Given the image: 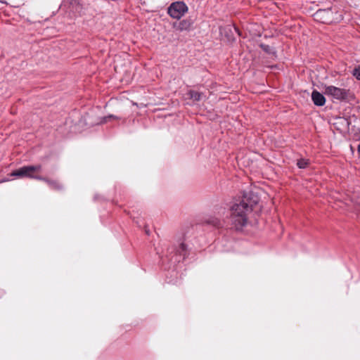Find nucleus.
I'll list each match as a JSON object with an SVG mask.
<instances>
[{"label": "nucleus", "instance_id": "1", "mask_svg": "<svg viewBox=\"0 0 360 360\" xmlns=\"http://www.w3.org/2000/svg\"><path fill=\"white\" fill-rule=\"evenodd\" d=\"M259 197L252 192L243 195L240 200L235 202L229 208V212L248 217L254 207L258 203Z\"/></svg>", "mask_w": 360, "mask_h": 360}, {"label": "nucleus", "instance_id": "2", "mask_svg": "<svg viewBox=\"0 0 360 360\" xmlns=\"http://www.w3.org/2000/svg\"><path fill=\"white\" fill-rule=\"evenodd\" d=\"M189 250L187 245L184 240H180L177 244L172 245L168 249V255L167 258L174 267L181 262H183L188 255Z\"/></svg>", "mask_w": 360, "mask_h": 360}, {"label": "nucleus", "instance_id": "3", "mask_svg": "<svg viewBox=\"0 0 360 360\" xmlns=\"http://www.w3.org/2000/svg\"><path fill=\"white\" fill-rule=\"evenodd\" d=\"M314 20L324 24L335 23L342 20V13L336 6L319 9L314 14Z\"/></svg>", "mask_w": 360, "mask_h": 360}, {"label": "nucleus", "instance_id": "4", "mask_svg": "<svg viewBox=\"0 0 360 360\" xmlns=\"http://www.w3.org/2000/svg\"><path fill=\"white\" fill-rule=\"evenodd\" d=\"M41 169L42 166L41 165L23 166L16 170L13 171L11 173V176L20 178L26 177L40 180L41 179V176L38 175L37 173L39 172Z\"/></svg>", "mask_w": 360, "mask_h": 360}, {"label": "nucleus", "instance_id": "5", "mask_svg": "<svg viewBox=\"0 0 360 360\" xmlns=\"http://www.w3.org/2000/svg\"><path fill=\"white\" fill-rule=\"evenodd\" d=\"M188 8L184 1L172 3L167 8L169 16L174 19L180 20L187 12Z\"/></svg>", "mask_w": 360, "mask_h": 360}, {"label": "nucleus", "instance_id": "6", "mask_svg": "<svg viewBox=\"0 0 360 360\" xmlns=\"http://www.w3.org/2000/svg\"><path fill=\"white\" fill-rule=\"evenodd\" d=\"M229 220L232 229L242 231L248 224V217L229 212Z\"/></svg>", "mask_w": 360, "mask_h": 360}, {"label": "nucleus", "instance_id": "7", "mask_svg": "<svg viewBox=\"0 0 360 360\" xmlns=\"http://www.w3.org/2000/svg\"><path fill=\"white\" fill-rule=\"evenodd\" d=\"M324 93L330 96L334 99L344 101L347 99L349 94V90L330 85L325 87Z\"/></svg>", "mask_w": 360, "mask_h": 360}, {"label": "nucleus", "instance_id": "8", "mask_svg": "<svg viewBox=\"0 0 360 360\" xmlns=\"http://www.w3.org/2000/svg\"><path fill=\"white\" fill-rule=\"evenodd\" d=\"M193 25V20L191 18H188L173 22L172 27L178 32H189L192 29Z\"/></svg>", "mask_w": 360, "mask_h": 360}, {"label": "nucleus", "instance_id": "9", "mask_svg": "<svg viewBox=\"0 0 360 360\" xmlns=\"http://www.w3.org/2000/svg\"><path fill=\"white\" fill-rule=\"evenodd\" d=\"M311 100L316 106H323L326 103L324 96L316 90H314L311 93Z\"/></svg>", "mask_w": 360, "mask_h": 360}, {"label": "nucleus", "instance_id": "10", "mask_svg": "<svg viewBox=\"0 0 360 360\" xmlns=\"http://www.w3.org/2000/svg\"><path fill=\"white\" fill-rule=\"evenodd\" d=\"M40 181H45L52 189L58 191L63 189V185L57 180H51L41 176Z\"/></svg>", "mask_w": 360, "mask_h": 360}, {"label": "nucleus", "instance_id": "11", "mask_svg": "<svg viewBox=\"0 0 360 360\" xmlns=\"http://www.w3.org/2000/svg\"><path fill=\"white\" fill-rule=\"evenodd\" d=\"M187 95L188 98L192 99L193 101H199L205 97L202 93H200L194 90H189Z\"/></svg>", "mask_w": 360, "mask_h": 360}, {"label": "nucleus", "instance_id": "12", "mask_svg": "<svg viewBox=\"0 0 360 360\" xmlns=\"http://www.w3.org/2000/svg\"><path fill=\"white\" fill-rule=\"evenodd\" d=\"M205 221L207 224H211L214 226H219L220 225V219L216 217L210 216L209 218L206 219Z\"/></svg>", "mask_w": 360, "mask_h": 360}, {"label": "nucleus", "instance_id": "13", "mask_svg": "<svg viewBox=\"0 0 360 360\" xmlns=\"http://www.w3.org/2000/svg\"><path fill=\"white\" fill-rule=\"evenodd\" d=\"M260 48L266 53L268 54H275L276 51L274 49L271 47L269 45L261 44L259 45Z\"/></svg>", "mask_w": 360, "mask_h": 360}, {"label": "nucleus", "instance_id": "14", "mask_svg": "<svg viewBox=\"0 0 360 360\" xmlns=\"http://www.w3.org/2000/svg\"><path fill=\"white\" fill-rule=\"evenodd\" d=\"M309 164V161L307 159L301 158L297 160V166L300 169L306 168Z\"/></svg>", "mask_w": 360, "mask_h": 360}, {"label": "nucleus", "instance_id": "15", "mask_svg": "<svg viewBox=\"0 0 360 360\" xmlns=\"http://www.w3.org/2000/svg\"><path fill=\"white\" fill-rule=\"evenodd\" d=\"M353 75L358 79L360 80V67L356 68L353 70Z\"/></svg>", "mask_w": 360, "mask_h": 360}, {"label": "nucleus", "instance_id": "16", "mask_svg": "<svg viewBox=\"0 0 360 360\" xmlns=\"http://www.w3.org/2000/svg\"><path fill=\"white\" fill-rule=\"evenodd\" d=\"M110 118L119 119L118 117H115V116H114V115H109V116H108V117H105L104 118L105 122H107V121H108V119H110Z\"/></svg>", "mask_w": 360, "mask_h": 360}, {"label": "nucleus", "instance_id": "17", "mask_svg": "<svg viewBox=\"0 0 360 360\" xmlns=\"http://www.w3.org/2000/svg\"><path fill=\"white\" fill-rule=\"evenodd\" d=\"M145 232L147 235H149V229L147 226H145Z\"/></svg>", "mask_w": 360, "mask_h": 360}, {"label": "nucleus", "instance_id": "18", "mask_svg": "<svg viewBox=\"0 0 360 360\" xmlns=\"http://www.w3.org/2000/svg\"><path fill=\"white\" fill-rule=\"evenodd\" d=\"M219 210L217 212L218 213H219V212H220V210H221V211H224V208H222V207L219 208Z\"/></svg>", "mask_w": 360, "mask_h": 360}, {"label": "nucleus", "instance_id": "19", "mask_svg": "<svg viewBox=\"0 0 360 360\" xmlns=\"http://www.w3.org/2000/svg\"><path fill=\"white\" fill-rule=\"evenodd\" d=\"M358 152L360 153V145L358 146Z\"/></svg>", "mask_w": 360, "mask_h": 360}]
</instances>
